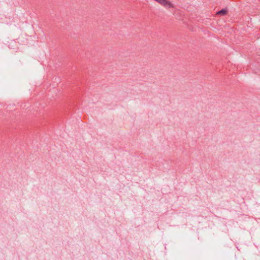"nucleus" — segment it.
<instances>
[{
    "instance_id": "f257e3e1",
    "label": "nucleus",
    "mask_w": 260,
    "mask_h": 260,
    "mask_svg": "<svg viewBox=\"0 0 260 260\" xmlns=\"http://www.w3.org/2000/svg\"><path fill=\"white\" fill-rule=\"evenodd\" d=\"M228 11L226 9H222L220 11H219L217 13V15H224L227 14Z\"/></svg>"
}]
</instances>
